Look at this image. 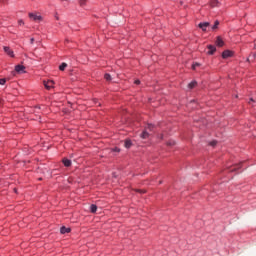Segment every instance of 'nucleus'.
Here are the masks:
<instances>
[{
	"instance_id": "1",
	"label": "nucleus",
	"mask_w": 256,
	"mask_h": 256,
	"mask_svg": "<svg viewBox=\"0 0 256 256\" xmlns=\"http://www.w3.org/2000/svg\"><path fill=\"white\" fill-rule=\"evenodd\" d=\"M229 57H233V51L225 50L222 52V59H229Z\"/></svg>"
},
{
	"instance_id": "2",
	"label": "nucleus",
	"mask_w": 256,
	"mask_h": 256,
	"mask_svg": "<svg viewBox=\"0 0 256 256\" xmlns=\"http://www.w3.org/2000/svg\"><path fill=\"white\" fill-rule=\"evenodd\" d=\"M29 17L33 20V21H42L43 17L41 15H37L35 13H29Z\"/></svg>"
},
{
	"instance_id": "3",
	"label": "nucleus",
	"mask_w": 256,
	"mask_h": 256,
	"mask_svg": "<svg viewBox=\"0 0 256 256\" xmlns=\"http://www.w3.org/2000/svg\"><path fill=\"white\" fill-rule=\"evenodd\" d=\"M15 71H16V73H19L21 75V74L25 73V66L18 64L15 66Z\"/></svg>"
},
{
	"instance_id": "4",
	"label": "nucleus",
	"mask_w": 256,
	"mask_h": 256,
	"mask_svg": "<svg viewBox=\"0 0 256 256\" xmlns=\"http://www.w3.org/2000/svg\"><path fill=\"white\" fill-rule=\"evenodd\" d=\"M3 49L4 52L8 54L9 57H15V52H13V50H11L9 46H4Z\"/></svg>"
},
{
	"instance_id": "5",
	"label": "nucleus",
	"mask_w": 256,
	"mask_h": 256,
	"mask_svg": "<svg viewBox=\"0 0 256 256\" xmlns=\"http://www.w3.org/2000/svg\"><path fill=\"white\" fill-rule=\"evenodd\" d=\"M210 23L209 22H200L198 24L199 29L203 31H207V27H209Z\"/></svg>"
},
{
	"instance_id": "6",
	"label": "nucleus",
	"mask_w": 256,
	"mask_h": 256,
	"mask_svg": "<svg viewBox=\"0 0 256 256\" xmlns=\"http://www.w3.org/2000/svg\"><path fill=\"white\" fill-rule=\"evenodd\" d=\"M55 84V82H53V80H49V81H44V86L46 89H53V85Z\"/></svg>"
},
{
	"instance_id": "7",
	"label": "nucleus",
	"mask_w": 256,
	"mask_h": 256,
	"mask_svg": "<svg viewBox=\"0 0 256 256\" xmlns=\"http://www.w3.org/2000/svg\"><path fill=\"white\" fill-rule=\"evenodd\" d=\"M216 45L217 47H223V45H225V42H223V39L221 38V36H218L216 38Z\"/></svg>"
},
{
	"instance_id": "8",
	"label": "nucleus",
	"mask_w": 256,
	"mask_h": 256,
	"mask_svg": "<svg viewBox=\"0 0 256 256\" xmlns=\"http://www.w3.org/2000/svg\"><path fill=\"white\" fill-rule=\"evenodd\" d=\"M209 51L207 52L208 55H214L215 51H217V48L213 45H208Z\"/></svg>"
},
{
	"instance_id": "9",
	"label": "nucleus",
	"mask_w": 256,
	"mask_h": 256,
	"mask_svg": "<svg viewBox=\"0 0 256 256\" xmlns=\"http://www.w3.org/2000/svg\"><path fill=\"white\" fill-rule=\"evenodd\" d=\"M60 233H61V235H65V233H71V228H67L65 226H62L60 228Z\"/></svg>"
},
{
	"instance_id": "10",
	"label": "nucleus",
	"mask_w": 256,
	"mask_h": 256,
	"mask_svg": "<svg viewBox=\"0 0 256 256\" xmlns=\"http://www.w3.org/2000/svg\"><path fill=\"white\" fill-rule=\"evenodd\" d=\"M62 163H63L64 167H71V165H72L71 160H70V159H67V158H64V159L62 160Z\"/></svg>"
},
{
	"instance_id": "11",
	"label": "nucleus",
	"mask_w": 256,
	"mask_h": 256,
	"mask_svg": "<svg viewBox=\"0 0 256 256\" xmlns=\"http://www.w3.org/2000/svg\"><path fill=\"white\" fill-rule=\"evenodd\" d=\"M141 139H149V132H147V130H144L141 134H140Z\"/></svg>"
},
{
	"instance_id": "12",
	"label": "nucleus",
	"mask_w": 256,
	"mask_h": 256,
	"mask_svg": "<svg viewBox=\"0 0 256 256\" xmlns=\"http://www.w3.org/2000/svg\"><path fill=\"white\" fill-rule=\"evenodd\" d=\"M237 169H241V164L235 165V166L229 168L228 171H229L230 173H233V171H237Z\"/></svg>"
},
{
	"instance_id": "13",
	"label": "nucleus",
	"mask_w": 256,
	"mask_h": 256,
	"mask_svg": "<svg viewBox=\"0 0 256 256\" xmlns=\"http://www.w3.org/2000/svg\"><path fill=\"white\" fill-rule=\"evenodd\" d=\"M197 86V81L193 80L188 84V89H194Z\"/></svg>"
},
{
	"instance_id": "14",
	"label": "nucleus",
	"mask_w": 256,
	"mask_h": 256,
	"mask_svg": "<svg viewBox=\"0 0 256 256\" xmlns=\"http://www.w3.org/2000/svg\"><path fill=\"white\" fill-rule=\"evenodd\" d=\"M132 145H133V142L131 140H126L125 141L126 149H131Z\"/></svg>"
},
{
	"instance_id": "15",
	"label": "nucleus",
	"mask_w": 256,
	"mask_h": 256,
	"mask_svg": "<svg viewBox=\"0 0 256 256\" xmlns=\"http://www.w3.org/2000/svg\"><path fill=\"white\" fill-rule=\"evenodd\" d=\"M211 7H219V0H212L210 2Z\"/></svg>"
},
{
	"instance_id": "16",
	"label": "nucleus",
	"mask_w": 256,
	"mask_h": 256,
	"mask_svg": "<svg viewBox=\"0 0 256 256\" xmlns=\"http://www.w3.org/2000/svg\"><path fill=\"white\" fill-rule=\"evenodd\" d=\"M255 59H256V53H252L247 58V61H255Z\"/></svg>"
},
{
	"instance_id": "17",
	"label": "nucleus",
	"mask_w": 256,
	"mask_h": 256,
	"mask_svg": "<svg viewBox=\"0 0 256 256\" xmlns=\"http://www.w3.org/2000/svg\"><path fill=\"white\" fill-rule=\"evenodd\" d=\"M90 211L91 213H97V205L95 204L90 205Z\"/></svg>"
},
{
	"instance_id": "18",
	"label": "nucleus",
	"mask_w": 256,
	"mask_h": 256,
	"mask_svg": "<svg viewBox=\"0 0 256 256\" xmlns=\"http://www.w3.org/2000/svg\"><path fill=\"white\" fill-rule=\"evenodd\" d=\"M219 28V20H216L214 22V25L212 26V31H215V29H218Z\"/></svg>"
},
{
	"instance_id": "19",
	"label": "nucleus",
	"mask_w": 256,
	"mask_h": 256,
	"mask_svg": "<svg viewBox=\"0 0 256 256\" xmlns=\"http://www.w3.org/2000/svg\"><path fill=\"white\" fill-rule=\"evenodd\" d=\"M104 79L106 80V81H112V77H111V74H109V73H106V74H104Z\"/></svg>"
},
{
	"instance_id": "20",
	"label": "nucleus",
	"mask_w": 256,
	"mask_h": 256,
	"mask_svg": "<svg viewBox=\"0 0 256 256\" xmlns=\"http://www.w3.org/2000/svg\"><path fill=\"white\" fill-rule=\"evenodd\" d=\"M64 69H67V63L63 62L60 66H59V70L63 71Z\"/></svg>"
},
{
	"instance_id": "21",
	"label": "nucleus",
	"mask_w": 256,
	"mask_h": 256,
	"mask_svg": "<svg viewBox=\"0 0 256 256\" xmlns=\"http://www.w3.org/2000/svg\"><path fill=\"white\" fill-rule=\"evenodd\" d=\"M155 125L153 124H147V129H149V131H153Z\"/></svg>"
},
{
	"instance_id": "22",
	"label": "nucleus",
	"mask_w": 256,
	"mask_h": 256,
	"mask_svg": "<svg viewBox=\"0 0 256 256\" xmlns=\"http://www.w3.org/2000/svg\"><path fill=\"white\" fill-rule=\"evenodd\" d=\"M209 145H210L211 147H215V145H217V140L210 141V142H209Z\"/></svg>"
},
{
	"instance_id": "23",
	"label": "nucleus",
	"mask_w": 256,
	"mask_h": 256,
	"mask_svg": "<svg viewBox=\"0 0 256 256\" xmlns=\"http://www.w3.org/2000/svg\"><path fill=\"white\" fill-rule=\"evenodd\" d=\"M7 83V79L1 78L0 79V85H5Z\"/></svg>"
},
{
	"instance_id": "24",
	"label": "nucleus",
	"mask_w": 256,
	"mask_h": 256,
	"mask_svg": "<svg viewBox=\"0 0 256 256\" xmlns=\"http://www.w3.org/2000/svg\"><path fill=\"white\" fill-rule=\"evenodd\" d=\"M87 0H80V7H85Z\"/></svg>"
},
{
	"instance_id": "25",
	"label": "nucleus",
	"mask_w": 256,
	"mask_h": 256,
	"mask_svg": "<svg viewBox=\"0 0 256 256\" xmlns=\"http://www.w3.org/2000/svg\"><path fill=\"white\" fill-rule=\"evenodd\" d=\"M252 103H256L255 99L249 98L248 104L253 105Z\"/></svg>"
},
{
	"instance_id": "26",
	"label": "nucleus",
	"mask_w": 256,
	"mask_h": 256,
	"mask_svg": "<svg viewBox=\"0 0 256 256\" xmlns=\"http://www.w3.org/2000/svg\"><path fill=\"white\" fill-rule=\"evenodd\" d=\"M197 67H199V63H194V64L192 65V69H196Z\"/></svg>"
},
{
	"instance_id": "27",
	"label": "nucleus",
	"mask_w": 256,
	"mask_h": 256,
	"mask_svg": "<svg viewBox=\"0 0 256 256\" xmlns=\"http://www.w3.org/2000/svg\"><path fill=\"white\" fill-rule=\"evenodd\" d=\"M18 25H25V22L23 20H18Z\"/></svg>"
},
{
	"instance_id": "28",
	"label": "nucleus",
	"mask_w": 256,
	"mask_h": 256,
	"mask_svg": "<svg viewBox=\"0 0 256 256\" xmlns=\"http://www.w3.org/2000/svg\"><path fill=\"white\" fill-rule=\"evenodd\" d=\"M134 83L135 85H141V80H135Z\"/></svg>"
},
{
	"instance_id": "29",
	"label": "nucleus",
	"mask_w": 256,
	"mask_h": 256,
	"mask_svg": "<svg viewBox=\"0 0 256 256\" xmlns=\"http://www.w3.org/2000/svg\"><path fill=\"white\" fill-rule=\"evenodd\" d=\"M30 43H31V45H33V43H35V38H31Z\"/></svg>"
},
{
	"instance_id": "30",
	"label": "nucleus",
	"mask_w": 256,
	"mask_h": 256,
	"mask_svg": "<svg viewBox=\"0 0 256 256\" xmlns=\"http://www.w3.org/2000/svg\"><path fill=\"white\" fill-rule=\"evenodd\" d=\"M168 145H175V142H168Z\"/></svg>"
},
{
	"instance_id": "31",
	"label": "nucleus",
	"mask_w": 256,
	"mask_h": 256,
	"mask_svg": "<svg viewBox=\"0 0 256 256\" xmlns=\"http://www.w3.org/2000/svg\"><path fill=\"white\" fill-rule=\"evenodd\" d=\"M1 3H7V0H0Z\"/></svg>"
},
{
	"instance_id": "32",
	"label": "nucleus",
	"mask_w": 256,
	"mask_h": 256,
	"mask_svg": "<svg viewBox=\"0 0 256 256\" xmlns=\"http://www.w3.org/2000/svg\"><path fill=\"white\" fill-rule=\"evenodd\" d=\"M14 192L17 193V189L16 188H14Z\"/></svg>"
},
{
	"instance_id": "33",
	"label": "nucleus",
	"mask_w": 256,
	"mask_h": 256,
	"mask_svg": "<svg viewBox=\"0 0 256 256\" xmlns=\"http://www.w3.org/2000/svg\"><path fill=\"white\" fill-rule=\"evenodd\" d=\"M94 103H97V99L94 100Z\"/></svg>"
},
{
	"instance_id": "34",
	"label": "nucleus",
	"mask_w": 256,
	"mask_h": 256,
	"mask_svg": "<svg viewBox=\"0 0 256 256\" xmlns=\"http://www.w3.org/2000/svg\"><path fill=\"white\" fill-rule=\"evenodd\" d=\"M61 1H69V0H61Z\"/></svg>"
}]
</instances>
